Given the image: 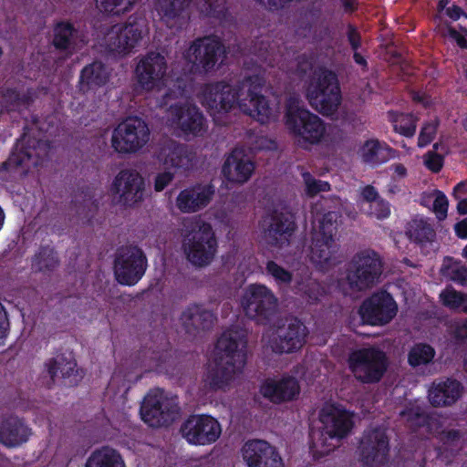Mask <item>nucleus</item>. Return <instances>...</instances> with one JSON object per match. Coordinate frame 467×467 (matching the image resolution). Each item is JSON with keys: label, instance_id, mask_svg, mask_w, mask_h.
I'll return each mask as SVG.
<instances>
[{"label": "nucleus", "instance_id": "nucleus-54", "mask_svg": "<svg viewBox=\"0 0 467 467\" xmlns=\"http://www.w3.org/2000/svg\"><path fill=\"white\" fill-rule=\"evenodd\" d=\"M265 84V79L262 75L254 74L244 78L243 86L247 88V97L262 95L261 92Z\"/></svg>", "mask_w": 467, "mask_h": 467}, {"label": "nucleus", "instance_id": "nucleus-36", "mask_svg": "<svg viewBox=\"0 0 467 467\" xmlns=\"http://www.w3.org/2000/svg\"><path fill=\"white\" fill-rule=\"evenodd\" d=\"M85 467H126V463L118 450L105 445L89 454Z\"/></svg>", "mask_w": 467, "mask_h": 467}, {"label": "nucleus", "instance_id": "nucleus-8", "mask_svg": "<svg viewBox=\"0 0 467 467\" xmlns=\"http://www.w3.org/2000/svg\"><path fill=\"white\" fill-rule=\"evenodd\" d=\"M147 267V256L138 245H121L117 249L113 269L119 284L128 286L135 285L144 276Z\"/></svg>", "mask_w": 467, "mask_h": 467}, {"label": "nucleus", "instance_id": "nucleus-51", "mask_svg": "<svg viewBox=\"0 0 467 467\" xmlns=\"http://www.w3.org/2000/svg\"><path fill=\"white\" fill-rule=\"evenodd\" d=\"M440 122L438 119L425 122L419 134L418 147L424 148L430 145L435 139Z\"/></svg>", "mask_w": 467, "mask_h": 467}, {"label": "nucleus", "instance_id": "nucleus-22", "mask_svg": "<svg viewBox=\"0 0 467 467\" xmlns=\"http://www.w3.org/2000/svg\"><path fill=\"white\" fill-rule=\"evenodd\" d=\"M166 70L165 57L159 53L150 52L136 67L138 84L145 90H152L162 82Z\"/></svg>", "mask_w": 467, "mask_h": 467}, {"label": "nucleus", "instance_id": "nucleus-9", "mask_svg": "<svg viewBox=\"0 0 467 467\" xmlns=\"http://www.w3.org/2000/svg\"><path fill=\"white\" fill-rule=\"evenodd\" d=\"M149 139L150 130L147 123L139 117H129L113 130L111 146L120 154L135 153Z\"/></svg>", "mask_w": 467, "mask_h": 467}, {"label": "nucleus", "instance_id": "nucleus-24", "mask_svg": "<svg viewBox=\"0 0 467 467\" xmlns=\"http://www.w3.org/2000/svg\"><path fill=\"white\" fill-rule=\"evenodd\" d=\"M306 327L296 317L287 327L278 328L276 337L271 341L275 353H293L300 349L306 342Z\"/></svg>", "mask_w": 467, "mask_h": 467}, {"label": "nucleus", "instance_id": "nucleus-42", "mask_svg": "<svg viewBox=\"0 0 467 467\" xmlns=\"http://www.w3.org/2000/svg\"><path fill=\"white\" fill-rule=\"evenodd\" d=\"M339 213L329 211L322 214L318 219V230L313 233V236L334 241L338 227Z\"/></svg>", "mask_w": 467, "mask_h": 467}, {"label": "nucleus", "instance_id": "nucleus-50", "mask_svg": "<svg viewBox=\"0 0 467 467\" xmlns=\"http://www.w3.org/2000/svg\"><path fill=\"white\" fill-rule=\"evenodd\" d=\"M100 12L107 15L119 16L129 12L137 0H96Z\"/></svg>", "mask_w": 467, "mask_h": 467}, {"label": "nucleus", "instance_id": "nucleus-40", "mask_svg": "<svg viewBox=\"0 0 467 467\" xmlns=\"http://www.w3.org/2000/svg\"><path fill=\"white\" fill-rule=\"evenodd\" d=\"M240 108L247 115L256 119L262 124L267 123L273 114L269 101L264 95L249 98V105L240 103Z\"/></svg>", "mask_w": 467, "mask_h": 467}, {"label": "nucleus", "instance_id": "nucleus-21", "mask_svg": "<svg viewBox=\"0 0 467 467\" xmlns=\"http://www.w3.org/2000/svg\"><path fill=\"white\" fill-rule=\"evenodd\" d=\"M319 420L323 425V433L338 441L348 437L355 425L353 413L335 404L323 408Z\"/></svg>", "mask_w": 467, "mask_h": 467}, {"label": "nucleus", "instance_id": "nucleus-14", "mask_svg": "<svg viewBox=\"0 0 467 467\" xmlns=\"http://www.w3.org/2000/svg\"><path fill=\"white\" fill-rule=\"evenodd\" d=\"M180 431L188 443L204 446L214 443L220 438L222 427L211 415L192 414L182 422Z\"/></svg>", "mask_w": 467, "mask_h": 467}, {"label": "nucleus", "instance_id": "nucleus-52", "mask_svg": "<svg viewBox=\"0 0 467 467\" xmlns=\"http://www.w3.org/2000/svg\"><path fill=\"white\" fill-rule=\"evenodd\" d=\"M304 182L306 184V194L309 197H315L319 192L330 191V184L327 182L315 179L310 172H304Z\"/></svg>", "mask_w": 467, "mask_h": 467}, {"label": "nucleus", "instance_id": "nucleus-58", "mask_svg": "<svg viewBox=\"0 0 467 467\" xmlns=\"http://www.w3.org/2000/svg\"><path fill=\"white\" fill-rule=\"evenodd\" d=\"M462 438L459 430H444L439 434V440L444 446H455V443Z\"/></svg>", "mask_w": 467, "mask_h": 467}, {"label": "nucleus", "instance_id": "nucleus-5", "mask_svg": "<svg viewBox=\"0 0 467 467\" xmlns=\"http://www.w3.org/2000/svg\"><path fill=\"white\" fill-rule=\"evenodd\" d=\"M347 362L357 381L368 385L379 383L389 367L386 353L374 346L350 351Z\"/></svg>", "mask_w": 467, "mask_h": 467}, {"label": "nucleus", "instance_id": "nucleus-6", "mask_svg": "<svg viewBox=\"0 0 467 467\" xmlns=\"http://www.w3.org/2000/svg\"><path fill=\"white\" fill-rule=\"evenodd\" d=\"M181 412L178 396L166 393L163 389H150L144 397L140 413L141 420L151 428L168 427Z\"/></svg>", "mask_w": 467, "mask_h": 467}, {"label": "nucleus", "instance_id": "nucleus-38", "mask_svg": "<svg viewBox=\"0 0 467 467\" xmlns=\"http://www.w3.org/2000/svg\"><path fill=\"white\" fill-rule=\"evenodd\" d=\"M60 259L54 247L50 245H40L31 260L33 271L49 275L59 265Z\"/></svg>", "mask_w": 467, "mask_h": 467}, {"label": "nucleus", "instance_id": "nucleus-57", "mask_svg": "<svg viewBox=\"0 0 467 467\" xmlns=\"http://www.w3.org/2000/svg\"><path fill=\"white\" fill-rule=\"evenodd\" d=\"M369 214L379 220H383L390 215V204L381 197L369 204Z\"/></svg>", "mask_w": 467, "mask_h": 467}, {"label": "nucleus", "instance_id": "nucleus-63", "mask_svg": "<svg viewBox=\"0 0 467 467\" xmlns=\"http://www.w3.org/2000/svg\"><path fill=\"white\" fill-rule=\"evenodd\" d=\"M452 335L453 337L459 341L467 339V319L456 323Z\"/></svg>", "mask_w": 467, "mask_h": 467}, {"label": "nucleus", "instance_id": "nucleus-2", "mask_svg": "<svg viewBox=\"0 0 467 467\" xmlns=\"http://www.w3.org/2000/svg\"><path fill=\"white\" fill-rule=\"evenodd\" d=\"M284 119L289 133L304 149L319 144L327 133L324 120L308 109L300 107L295 99L287 101Z\"/></svg>", "mask_w": 467, "mask_h": 467}, {"label": "nucleus", "instance_id": "nucleus-18", "mask_svg": "<svg viewBox=\"0 0 467 467\" xmlns=\"http://www.w3.org/2000/svg\"><path fill=\"white\" fill-rule=\"evenodd\" d=\"M169 120L185 137H201L207 130L206 119L202 112L193 104L171 105Z\"/></svg>", "mask_w": 467, "mask_h": 467}, {"label": "nucleus", "instance_id": "nucleus-64", "mask_svg": "<svg viewBox=\"0 0 467 467\" xmlns=\"http://www.w3.org/2000/svg\"><path fill=\"white\" fill-rule=\"evenodd\" d=\"M362 197L363 199L369 202V204H371L372 202L378 201L380 197L379 195V192L378 191L376 190V188L372 185H367L363 188L362 190Z\"/></svg>", "mask_w": 467, "mask_h": 467}, {"label": "nucleus", "instance_id": "nucleus-7", "mask_svg": "<svg viewBox=\"0 0 467 467\" xmlns=\"http://www.w3.org/2000/svg\"><path fill=\"white\" fill-rule=\"evenodd\" d=\"M382 268L380 255L372 249H363L347 263L346 280L352 290L364 291L379 281Z\"/></svg>", "mask_w": 467, "mask_h": 467}, {"label": "nucleus", "instance_id": "nucleus-41", "mask_svg": "<svg viewBox=\"0 0 467 467\" xmlns=\"http://www.w3.org/2000/svg\"><path fill=\"white\" fill-rule=\"evenodd\" d=\"M389 120L395 132L406 138H412L416 133L419 118L413 113H396L389 111Z\"/></svg>", "mask_w": 467, "mask_h": 467}, {"label": "nucleus", "instance_id": "nucleus-26", "mask_svg": "<svg viewBox=\"0 0 467 467\" xmlns=\"http://www.w3.org/2000/svg\"><path fill=\"white\" fill-rule=\"evenodd\" d=\"M44 367L49 377L47 382L48 389L55 384L58 373L61 374L62 379L68 380L69 386H76L82 379V375L77 368V361L72 354H57L56 357L47 359Z\"/></svg>", "mask_w": 467, "mask_h": 467}, {"label": "nucleus", "instance_id": "nucleus-62", "mask_svg": "<svg viewBox=\"0 0 467 467\" xmlns=\"http://www.w3.org/2000/svg\"><path fill=\"white\" fill-rule=\"evenodd\" d=\"M451 279L461 285H466L467 267L461 265L453 268L451 273Z\"/></svg>", "mask_w": 467, "mask_h": 467}, {"label": "nucleus", "instance_id": "nucleus-55", "mask_svg": "<svg viewBox=\"0 0 467 467\" xmlns=\"http://www.w3.org/2000/svg\"><path fill=\"white\" fill-rule=\"evenodd\" d=\"M435 194L431 210L439 221H443L447 217L449 201L447 196L440 190H435Z\"/></svg>", "mask_w": 467, "mask_h": 467}, {"label": "nucleus", "instance_id": "nucleus-29", "mask_svg": "<svg viewBox=\"0 0 467 467\" xmlns=\"http://www.w3.org/2000/svg\"><path fill=\"white\" fill-rule=\"evenodd\" d=\"M180 320L187 334L196 336L200 331L212 329L217 317L202 304L194 303L182 312Z\"/></svg>", "mask_w": 467, "mask_h": 467}, {"label": "nucleus", "instance_id": "nucleus-39", "mask_svg": "<svg viewBox=\"0 0 467 467\" xmlns=\"http://www.w3.org/2000/svg\"><path fill=\"white\" fill-rule=\"evenodd\" d=\"M410 241L418 244L421 249L432 246L436 237V232L431 223L420 219L413 220L408 232Z\"/></svg>", "mask_w": 467, "mask_h": 467}, {"label": "nucleus", "instance_id": "nucleus-32", "mask_svg": "<svg viewBox=\"0 0 467 467\" xmlns=\"http://www.w3.org/2000/svg\"><path fill=\"white\" fill-rule=\"evenodd\" d=\"M338 247L334 241L320 238L312 235V243L310 245V261L320 270L327 271L338 261L337 260V253Z\"/></svg>", "mask_w": 467, "mask_h": 467}, {"label": "nucleus", "instance_id": "nucleus-1", "mask_svg": "<svg viewBox=\"0 0 467 467\" xmlns=\"http://www.w3.org/2000/svg\"><path fill=\"white\" fill-rule=\"evenodd\" d=\"M246 348V337L237 330L224 331L219 337L213 366L208 369L205 379L210 389H224L243 371L247 359Z\"/></svg>", "mask_w": 467, "mask_h": 467}, {"label": "nucleus", "instance_id": "nucleus-16", "mask_svg": "<svg viewBox=\"0 0 467 467\" xmlns=\"http://www.w3.org/2000/svg\"><path fill=\"white\" fill-rule=\"evenodd\" d=\"M398 306L392 296L381 290L366 298L358 309L364 324L382 326L389 323L396 316Z\"/></svg>", "mask_w": 467, "mask_h": 467}, {"label": "nucleus", "instance_id": "nucleus-45", "mask_svg": "<svg viewBox=\"0 0 467 467\" xmlns=\"http://www.w3.org/2000/svg\"><path fill=\"white\" fill-rule=\"evenodd\" d=\"M192 0H159L157 10L161 18L168 23L182 14L189 7Z\"/></svg>", "mask_w": 467, "mask_h": 467}, {"label": "nucleus", "instance_id": "nucleus-28", "mask_svg": "<svg viewBox=\"0 0 467 467\" xmlns=\"http://www.w3.org/2000/svg\"><path fill=\"white\" fill-rule=\"evenodd\" d=\"M32 434V429L23 418L9 415L0 420V443L5 448L22 446L29 441Z\"/></svg>", "mask_w": 467, "mask_h": 467}, {"label": "nucleus", "instance_id": "nucleus-13", "mask_svg": "<svg viewBox=\"0 0 467 467\" xmlns=\"http://www.w3.org/2000/svg\"><path fill=\"white\" fill-rule=\"evenodd\" d=\"M241 305L249 318L266 322L275 312L277 299L267 286L252 284L246 287Z\"/></svg>", "mask_w": 467, "mask_h": 467}, {"label": "nucleus", "instance_id": "nucleus-17", "mask_svg": "<svg viewBox=\"0 0 467 467\" xmlns=\"http://www.w3.org/2000/svg\"><path fill=\"white\" fill-rule=\"evenodd\" d=\"M241 88L223 81L206 84L201 102L211 116L227 113L234 108L241 96Z\"/></svg>", "mask_w": 467, "mask_h": 467}, {"label": "nucleus", "instance_id": "nucleus-49", "mask_svg": "<svg viewBox=\"0 0 467 467\" xmlns=\"http://www.w3.org/2000/svg\"><path fill=\"white\" fill-rule=\"evenodd\" d=\"M302 294L309 304H317L328 292L327 286L315 279H309L302 285Z\"/></svg>", "mask_w": 467, "mask_h": 467}, {"label": "nucleus", "instance_id": "nucleus-46", "mask_svg": "<svg viewBox=\"0 0 467 467\" xmlns=\"http://www.w3.org/2000/svg\"><path fill=\"white\" fill-rule=\"evenodd\" d=\"M200 12L204 16L214 18L220 22L228 21L230 16L226 0H202Z\"/></svg>", "mask_w": 467, "mask_h": 467}, {"label": "nucleus", "instance_id": "nucleus-33", "mask_svg": "<svg viewBox=\"0 0 467 467\" xmlns=\"http://www.w3.org/2000/svg\"><path fill=\"white\" fill-rule=\"evenodd\" d=\"M79 41V30L73 23L61 20L53 26L52 46L56 50L72 54Z\"/></svg>", "mask_w": 467, "mask_h": 467}, {"label": "nucleus", "instance_id": "nucleus-60", "mask_svg": "<svg viewBox=\"0 0 467 467\" xmlns=\"http://www.w3.org/2000/svg\"><path fill=\"white\" fill-rule=\"evenodd\" d=\"M347 37L353 51H357L361 47V35L352 24L347 26Z\"/></svg>", "mask_w": 467, "mask_h": 467}, {"label": "nucleus", "instance_id": "nucleus-20", "mask_svg": "<svg viewBox=\"0 0 467 467\" xmlns=\"http://www.w3.org/2000/svg\"><path fill=\"white\" fill-rule=\"evenodd\" d=\"M242 457L247 467H284L278 450L265 440L245 441L242 447Z\"/></svg>", "mask_w": 467, "mask_h": 467}, {"label": "nucleus", "instance_id": "nucleus-59", "mask_svg": "<svg viewBox=\"0 0 467 467\" xmlns=\"http://www.w3.org/2000/svg\"><path fill=\"white\" fill-rule=\"evenodd\" d=\"M174 179V173L170 171H164L157 173L154 178V190L156 192L163 191Z\"/></svg>", "mask_w": 467, "mask_h": 467}, {"label": "nucleus", "instance_id": "nucleus-53", "mask_svg": "<svg viewBox=\"0 0 467 467\" xmlns=\"http://www.w3.org/2000/svg\"><path fill=\"white\" fill-rule=\"evenodd\" d=\"M265 268L267 274L270 275L276 283L280 285H289L292 282V273L275 261H268Z\"/></svg>", "mask_w": 467, "mask_h": 467}, {"label": "nucleus", "instance_id": "nucleus-34", "mask_svg": "<svg viewBox=\"0 0 467 467\" xmlns=\"http://www.w3.org/2000/svg\"><path fill=\"white\" fill-rule=\"evenodd\" d=\"M71 205L80 220L89 222L99 209L94 189L88 185L78 187L72 198Z\"/></svg>", "mask_w": 467, "mask_h": 467}, {"label": "nucleus", "instance_id": "nucleus-23", "mask_svg": "<svg viewBox=\"0 0 467 467\" xmlns=\"http://www.w3.org/2000/svg\"><path fill=\"white\" fill-rule=\"evenodd\" d=\"M260 394L274 404H281L295 400L300 393L298 380L289 375H284L280 379H266L259 389Z\"/></svg>", "mask_w": 467, "mask_h": 467}, {"label": "nucleus", "instance_id": "nucleus-43", "mask_svg": "<svg viewBox=\"0 0 467 467\" xmlns=\"http://www.w3.org/2000/svg\"><path fill=\"white\" fill-rule=\"evenodd\" d=\"M440 299L445 307L467 314V294L457 291L452 286H446L441 292Z\"/></svg>", "mask_w": 467, "mask_h": 467}, {"label": "nucleus", "instance_id": "nucleus-37", "mask_svg": "<svg viewBox=\"0 0 467 467\" xmlns=\"http://www.w3.org/2000/svg\"><path fill=\"white\" fill-rule=\"evenodd\" d=\"M164 163L176 169L188 171L192 165V157L185 144L170 141L162 150Z\"/></svg>", "mask_w": 467, "mask_h": 467}, {"label": "nucleus", "instance_id": "nucleus-19", "mask_svg": "<svg viewBox=\"0 0 467 467\" xmlns=\"http://www.w3.org/2000/svg\"><path fill=\"white\" fill-rule=\"evenodd\" d=\"M110 190L118 195L119 204L133 207L144 199L145 182L138 171L123 169L115 176Z\"/></svg>", "mask_w": 467, "mask_h": 467}, {"label": "nucleus", "instance_id": "nucleus-12", "mask_svg": "<svg viewBox=\"0 0 467 467\" xmlns=\"http://www.w3.org/2000/svg\"><path fill=\"white\" fill-rule=\"evenodd\" d=\"M224 55L225 47L222 40L216 36H208L195 39L188 48L186 57L196 71L209 73Z\"/></svg>", "mask_w": 467, "mask_h": 467}, {"label": "nucleus", "instance_id": "nucleus-47", "mask_svg": "<svg viewBox=\"0 0 467 467\" xmlns=\"http://www.w3.org/2000/svg\"><path fill=\"white\" fill-rule=\"evenodd\" d=\"M36 151L35 144L32 147L29 145L27 147L22 146L21 148L16 144L7 161L3 162L2 167L4 170L8 171L12 168L23 166L32 160Z\"/></svg>", "mask_w": 467, "mask_h": 467}, {"label": "nucleus", "instance_id": "nucleus-11", "mask_svg": "<svg viewBox=\"0 0 467 467\" xmlns=\"http://www.w3.org/2000/svg\"><path fill=\"white\" fill-rule=\"evenodd\" d=\"M358 450L363 467H386L390 450L386 430L374 427L364 431Z\"/></svg>", "mask_w": 467, "mask_h": 467}, {"label": "nucleus", "instance_id": "nucleus-25", "mask_svg": "<svg viewBox=\"0 0 467 467\" xmlns=\"http://www.w3.org/2000/svg\"><path fill=\"white\" fill-rule=\"evenodd\" d=\"M214 193L215 187L212 183H196L180 192L176 207L183 213H197L208 206Z\"/></svg>", "mask_w": 467, "mask_h": 467}, {"label": "nucleus", "instance_id": "nucleus-3", "mask_svg": "<svg viewBox=\"0 0 467 467\" xmlns=\"http://www.w3.org/2000/svg\"><path fill=\"white\" fill-rule=\"evenodd\" d=\"M306 97L312 108L323 115H331L341 102L337 76L326 67L316 68L305 83Z\"/></svg>", "mask_w": 467, "mask_h": 467}, {"label": "nucleus", "instance_id": "nucleus-27", "mask_svg": "<svg viewBox=\"0 0 467 467\" xmlns=\"http://www.w3.org/2000/svg\"><path fill=\"white\" fill-rule=\"evenodd\" d=\"M254 169V162L249 159L244 151L234 149L226 157L222 167V174L229 182L244 184L249 181Z\"/></svg>", "mask_w": 467, "mask_h": 467}, {"label": "nucleus", "instance_id": "nucleus-61", "mask_svg": "<svg viewBox=\"0 0 467 467\" xmlns=\"http://www.w3.org/2000/svg\"><path fill=\"white\" fill-rule=\"evenodd\" d=\"M8 327L9 321L7 313L0 302V346L5 345V341L7 337Z\"/></svg>", "mask_w": 467, "mask_h": 467}, {"label": "nucleus", "instance_id": "nucleus-35", "mask_svg": "<svg viewBox=\"0 0 467 467\" xmlns=\"http://www.w3.org/2000/svg\"><path fill=\"white\" fill-rule=\"evenodd\" d=\"M392 149L378 139L367 140L360 148V156L364 163L379 166L391 158Z\"/></svg>", "mask_w": 467, "mask_h": 467}, {"label": "nucleus", "instance_id": "nucleus-15", "mask_svg": "<svg viewBox=\"0 0 467 467\" xmlns=\"http://www.w3.org/2000/svg\"><path fill=\"white\" fill-rule=\"evenodd\" d=\"M262 229L266 243L281 248L289 244L296 230L295 216L290 212L274 209L263 217Z\"/></svg>", "mask_w": 467, "mask_h": 467}, {"label": "nucleus", "instance_id": "nucleus-44", "mask_svg": "<svg viewBox=\"0 0 467 467\" xmlns=\"http://www.w3.org/2000/svg\"><path fill=\"white\" fill-rule=\"evenodd\" d=\"M435 349L427 343H416L408 353V363L412 368L428 365L435 357Z\"/></svg>", "mask_w": 467, "mask_h": 467}, {"label": "nucleus", "instance_id": "nucleus-31", "mask_svg": "<svg viewBox=\"0 0 467 467\" xmlns=\"http://www.w3.org/2000/svg\"><path fill=\"white\" fill-rule=\"evenodd\" d=\"M111 70L101 61H93L86 65L79 75V90L83 93L97 91L108 84Z\"/></svg>", "mask_w": 467, "mask_h": 467}, {"label": "nucleus", "instance_id": "nucleus-56", "mask_svg": "<svg viewBox=\"0 0 467 467\" xmlns=\"http://www.w3.org/2000/svg\"><path fill=\"white\" fill-rule=\"evenodd\" d=\"M424 165L431 172L438 173L444 165V155L434 150H429L424 155Z\"/></svg>", "mask_w": 467, "mask_h": 467}, {"label": "nucleus", "instance_id": "nucleus-30", "mask_svg": "<svg viewBox=\"0 0 467 467\" xmlns=\"http://www.w3.org/2000/svg\"><path fill=\"white\" fill-rule=\"evenodd\" d=\"M462 391L460 381L448 378L432 383L429 389V400L434 407L451 406L462 397Z\"/></svg>", "mask_w": 467, "mask_h": 467}, {"label": "nucleus", "instance_id": "nucleus-10", "mask_svg": "<svg viewBox=\"0 0 467 467\" xmlns=\"http://www.w3.org/2000/svg\"><path fill=\"white\" fill-rule=\"evenodd\" d=\"M146 27L143 17L130 16L125 23L113 25L105 35V42L111 52L127 54L142 39Z\"/></svg>", "mask_w": 467, "mask_h": 467}, {"label": "nucleus", "instance_id": "nucleus-4", "mask_svg": "<svg viewBox=\"0 0 467 467\" xmlns=\"http://www.w3.org/2000/svg\"><path fill=\"white\" fill-rule=\"evenodd\" d=\"M182 247L187 260L196 267L209 265L215 257L218 244L210 223L192 220L187 226Z\"/></svg>", "mask_w": 467, "mask_h": 467}, {"label": "nucleus", "instance_id": "nucleus-48", "mask_svg": "<svg viewBox=\"0 0 467 467\" xmlns=\"http://www.w3.org/2000/svg\"><path fill=\"white\" fill-rule=\"evenodd\" d=\"M2 97L13 109L29 107L34 102V93L31 89L21 93L16 88H6L3 89Z\"/></svg>", "mask_w": 467, "mask_h": 467}]
</instances>
